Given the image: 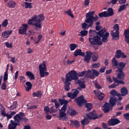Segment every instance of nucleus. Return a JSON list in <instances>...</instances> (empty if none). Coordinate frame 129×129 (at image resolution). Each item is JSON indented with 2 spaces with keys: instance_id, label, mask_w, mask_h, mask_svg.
I'll list each match as a JSON object with an SVG mask.
<instances>
[{
  "instance_id": "1",
  "label": "nucleus",
  "mask_w": 129,
  "mask_h": 129,
  "mask_svg": "<svg viewBox=\"0 0 129 129\" xmlns=\"http://www.w3.org/2000/svg\"><path fill=\"white\" fill-rule=\"evenodd\" d=\"M106 32V30L105 28H103L98 32L90 29L89 30V33L90 35L96 33L99 36L96 35L95 36H93V37L89 38V41L90 42V44L93 45H98L99 46H101L103 44V42L106 43L108 41L109 33Z\"/></svg>"
},
{
  "instance_id": "2",
  "label": "nucleus",
  "mask_w": 129,
  "mask_h": 129,
  "mask_svg": "<svg viewBox=\"0 0 129 129\" xmlns=\"http://www.w3.org/2000/svg\"><path fill=\"white\" fill-rule=\"evenodd\" d=\"M94 11H90L86 14V19L85 22L82 23V28H83V31H81L80 32V34H78L79 36H81L83 37L88 34V31L86 30H88L89 28L92 27L94 22H97L99 18L97 15H95Z\"/></svg>"
},
{
  "instance_id": "3",
  "label": "nucleus",
  "mask_w": 129,
  "mask_h": 129,
  "mask_svg": "<svg viewBox=\"0 0 129 129\" xmlns=\"http://www.w3.org/2000/svg\"><path fill=\"white\" fill-rule=\"evenodd\" d=\"M65 77L66 80L63 88L65 91H69L70 90V86L71 85V83H70V82H72L73 80H78V78L76 76V74L73 72L66 74Z\"/></svg>"
},
{
  "instance_id": "4",
  "label": "nucleus",
  "mask_w": 129,
  "mask_h": 129,
  "mask_svg": "<svg viewBox=\"0 0 129 129\" xmlns=\"http://www.w3.org/2000/svg\"><path fill=\"white\" fill-rule=\"evenodd\" d=\"M39 75L41 78H44L49 75V73L47 71V66H46L45 61L42 62L39 66Z\"/></svg>"
},
{
  "instance_id": "5",
  "label": "nucleus",
  "mask_w": 129,
  "mask_h": 129,
  "mask_svg": "<svg viewBox=\"0 0 129 129\" xmlns=\"http://www.w3.org/2000/svg\"><path fill=\"white\" fill-rule=\"evenodd\" d=\"M25 115L24 112H20L19 114H16L14 118L16 122H19L20 124V122H28L29 119L25 117Z\"/></svg>"
},
{
  "instance_id": "6",
  "label": "nucleus",
  "mask_w": 129,
  "mask_h": 129,
  "mask_svg": "<svg viewBox=\"0 0 129 129\" xmlns=\"http://www.w3.org/2000/svg\"><path fill=\"white\" fill-rule=\"evenodd\" d=\"M72 91V92L68 93V97L72 99H74L76 97H77L80 91L78 89H73Z\"/></svg>"
},
{
  "instance_id": "7",
  "label": "nucleus",
  "mask_w": 129,
  "mask_h": 129,
  "mask_svg": "<svg viewBox=\"0 0 129 129\" xmlns=\"http://www.w3.org/2000/svg\"><path fill=\"white\" fill-rule=\"evenodd\" d=\"M29 26L28 24H23L22 26L20 27L19 29V33L20 35H25L26 34L27 30H28Z\"/></svg>"
},
{
  "instance_id": "8",
  "label": "nucleus",
  "mask_w": 129,
  "mask_h": 129,
  "mask_svg": "<svg viewBox=\"0 0 129 129\" xmlns=\"http://www.w3.org/2000/svg\"><path fill=\"white\" fill-rule=\"evenodd\" d=\"M75 102H76L78 105H79L80 107L84 103H87V101L84 99V96L83 95H81L77 99H76L75 100Z\"/></svg>"
},
{
  "instance_id": "9",
  "label": "nucleus",
  "mask_w": 129,
  "mask_h": 129,
  "mask_svg": "<svg viewBox=\"0 0 129 129\" xmlns=\"http://www.w3.org/2000/svg\"><path fill=\"white\" fill-rule=\"evenodd\" d=\"M120 123V121L118 118H112L108 121V124L109 126H114Z\"/></svg>"
},
{
  "instance_id": "10",
  "label": "nucleus",
  "mask_w": 129,
  "mask_h": 129,
  "mask_svg": "<svg viewBox=\"0 0 129 129\" xmlns=\"http://www.w3.org/2000/svg\"><path fill=\"white\" fill-rule=\"evenodd\" d=\"M87 117L89 118V119H97L99 117H98L96 112L95 111H93L87 114Z\"/></svg>"
},
{
  "instance_id": "11",
  "label": "nucleus",
  "mask_w": 129,
  "mask_h": 129,
  "mask_svg": "<svg viewBox=\"0 0 129 129\" xmlns=\"http://www.w3.org/2000/svg\"><path fill=\"white\" fill-rule=\"evenodd\" d=\"M86 55H84V60L87 63H90L91 56L93 54V53L90 51H86Z\"/></svg>"
},
{
  "instance_id": "12",
  "label": "nucleus",
  "mask_w": 129,
  "mask_h": 129,
  "mask_svg": "<svg viewBox=\"0 0 129 129\" xmlns=\"http://www.w3.org/2000/svg\"><path fill=\"white\" fill-rule=\"evenodd\" d=\"M117 99L116 97H111L109 100V104L111 105V109L116 105Z\"/></svg>"
},
{
  "instance_id": "13",
  "label": "nucleus",
  "mask_w": 129,
  "mask_h": 129,
  "mask_svg": "<svg viewBox=\"0 0 129 129\" xmlns=\"http://www.w3.org/2000/svg\"><path fill=\"white\" fill-rule=\"evenodd\" d=\"M59 119L62 120L63 121H67L68 120V117L67 116L66 112H63L61 110H59Z\"/></svg>"
},
{
  "instance_id": "14",
  "label": "nucleus",
  "mask_w": 129,
  "mask_h": 129,
  "mask_svg": "<svg viewBox=\"0 0 129 129\" xmlns=\"http://www.w3.org/2000/svg\"><path fill=\"white\" fill-rule=\"evenodd\" d=\"M102 107L103 112L105 113H108L110 110L112 109H111V105H109V103L107 102H105V103L103 105Z\"/></svg>"
},
{
  "instance_id": "15",
  "label": "nucleus",
  "mask_w": 129,
  "mask_h": 129,
  "mask_svg": "<svg viewBox=\"0 0 129 129\" xmlns=\"http://www.w3.org/2000/svg\"><path fill=\"white\" fill-rule=\"evenodd\" d=\"M18 125H20V123L19 122H14L13 120H11V123L8 125V129H16Z\"/></svg>"
},
{
  "instance_id": "16",
  "label": "nucleus",
  "mask_w": 129,
  "mask_h": 129,
  "mask_svg": "<svg viewBox=\"0 0 129 129\" xmlns=\"http://www.w3.org/2000/svg\"><path fill=\"white\" fill-rule=\"evenodd\" d=\"M74 55L75 57H78L79 55L84 57L85 53L84 52H82L81 49H78L75 50Z\"/></svg>"
},
{
  "instance_id": "17",
  "label": "nucleus",
  "mask_w": 129,
  "mask_h": 129,
  "mask_svg": "<svg viewBox=\"0 0 129 129\" xmlns=\"http://www.w3.org/2000/svg\"><path fill=\"white\" fill-rule=\"evenodd\" d=\"M38 17L37 15H34L31 19H29L28 21V24L30 25H32L34 23L38 22Z\"/></svg>"
},
{
  "instance_id": "18",
  "label": "nucleus",
  "mask_w": 129,
  "mask_h": 129,
  "mask_svg": "<svg viewBox=\"0 0 129 129\" xmlns=\"http://www.w3.org/2000/svg\"><path fill=\"white\" fill-rule=\"evenodd\" d=\"M116 72H118L117 75V78L119 80H124L125 74L123 71H116Z\"/></svg>"
},
{
  "instance_id": "19",
  "label": "nucleus",
  "mask_w": 129,
  "mask_h": 129,
  "mask_svg": "<svg viewBox=\"0 0 129 129\" xmlns=\"http://www.w3.org/2000/svg\"><path fill=\"white\" fill-rule=\"evenodd\" d=\"M32 26H34V28L36 30H40L42 29V25H41V22L39 21H37L35 22L34 23H32Z\"/></svg>"
},
{
  "instance_id": "20",
  "label": "nucleus",
  "mask_w": 129,
  "mask_h": 129,
  "mask_svg": "<svg viewBox=\"0 0 129 129\" xmlns=\"http://www.w3.org/2000/svg\"><path fill=\"white\" fill-rule=\"evenodd\" d=\"M71 72L75 73V75L77 77L78 79H79L78 76L80 77H83L86 73V71H83V72H79V73H77V72H76V71H74H74H71V72H69V73H71Z\"/></svg>"
},
{
  "instance_id": "21",
  "label": "nucleus",
  "mask_w": 129,
  "mask_h": 129,
  "mask_svg": "<svg viewBox=\"0 0 129 129\" xmlns=\"http://www.w3.org/2000/svg\"><path fill=\"white\" fill-rule=\"evenodd\" d=\"M118 66L117 67V70H116V71H123L125 66H126V63L121 61V62H119Z\"/></svg>"
},
{
  "instance_id": "22",
  "label": "nucleus",
  "mask_w": 129,
  "mask_h": 129,
  "mask_svg": "<svg viewBox=\"0 0 129 129\" xmlns=\"http://www.w3.org/2000/svg\"><path fill=\"white\" fill-rule=\"evenodd\" d=\"M92 71H93V74H92V75L89 76V78L93 79L95 78V77H98L100 75L99 72H97V70L93 69L92 70Z\"/></svg>"
},
{
  "instance_id": "23",
  "label": "nucleus",
  "mask_w": 129,
  "mask_h": 129,
  "mask_svg": "<svg viewBox=\"0 0 129 129\" xmlns=\"http://www.w3.org/2000/svg\"><path fill=\"white\" fill-rule=\"evenodd\" d=\"M120 96L122 97H124L128 94V90L127 88L125 87L121 88V89H120Z\"/></svg>"
},
{
  "instance_id": "24",
  "label": "nucleus",
  "mask_w": 129,
  "mask_h": 129,
  "mask_svg": "<svg viewBox=\"0 0 129 129\" xmlns=\"http://www.w3.org/2000/svg\"><path fill=\"white\" fill-rule=\"evenodd\" d=\"M13 31L12 30H10L9 31H3L2 34V37H4V38H8L10 35H11Z\"/></svg>"
},
{
  "instance_id": "25",
  "label": "nucleus",
  "mask_w": 129,
  "mask_h": 129,
  "mask_svg": "<svg viewBox=\"0 0 129 129\" xmlns=\"http://www.w3.org/2000/svg\"><path fill=\"white\" fill-rule=\"evenodd\" d=\"M124 37L125 39L124 41L126 42V43L129 42V30L127 29L124 31Z\"/></svg>"
},
{
  "instance_id": "26",
  "label": "nucleus",
  "mask_w": 129,
  "mask_h": 129,
  "mask_svg": "<svg viewBox=\"0 0 129 129\" xmlns=\"http://www.w3.org/2000/svg\"><path fill=\"white\" fill-rule=\"evenodd\" d=\"M114 31H115V30L111 31V35L112 38H117L118 39H119V31H115V32H113Z\"/></svg>"
},
{
  "instance_id": "27",
  "label": "nucleus",
  "mask_w": 129,
  "mask_h": 129,
  "mask_svg": "<svg viewBox=\"0 0 129 129\" xmlns=\"http://www.w3.org/2000/svg\"><path fill=\"white\" fill-rule=\"evenodd\" d=\"M26 75L28 76L30 80H35V77L31 72H27L26 73Z\"/></svg>"
},
{
  "instance_id": "28",
  "label": "nucleus",
  "mask_w": 129,
  "mask_h": 129,
  "mask_svg": "<svg viewBox=\"0 0 129 129\" xmlns=\"http://www.w3.org/2000/svg\"><path fill=\"white\" fill-rule=\"evenodd\" d=\"M8 7L10 8H14L16 7V2L13 1H9L7 3Z\"/></svg>"
},
{
  "instance_id": "29",
  "label": "nucleus",
  "mask_w": 129,
  "mask_h": 129,
  "mask_svg": "<svg viewBox=\"0 0 129 129\" xmlns=\"http://www.w3.org/2000/svg\"><path fill=\"white\" fill-rule=\"evenodd\" d=\"M33 96L34 97H38V98H41V97L42 96V92L40 90H38L36 92H33Z\"/></svg>"
},
{
  "instance_id": "30",
  "label": "nucleus",
  "mask_w": 129,
  "mask_h": 129,
  "mask_svg": "<svg viewBox=\"0 0 129 129\" xmlns=\"http://www.w3.org/2000/svg\"><path fill=\"white\" fill-rule=\"evenodd\" d=\"M109 93L113 96V97H115L116 96L119 97L121 96V94L118 93V92L114 89H113L110 91Z\"/></svg>"
},
{
  "instance_id": "31",
  "label": "nucleus",
  "mask_w": 129,
  "mask_h": 129,
  "mask_svg": "<svg viewBox=\"0 0 129 129\" xmlns=\"http://www.w3.org/2000/svg\"><path fill=\"white\" fill-rule=\"evenodd\" d=\"M96 96L100 101H102L105 97V94L101 92H97Z\"/></svg>"
},
{
  "instance_id": "32",
  "label": "nucleus",
  "mask_w": 129,
  "mask_h": 129,
  "mask_svg": "<svg viewBox=\"0 0 129 129\" xmlns=\"http://www.w3.org/2000/svg\"><path fill=\"white\" fill-rule=\"evenodd\" d=\"M58 102L60 103V105H68V100H65L61 98H59L58 99Z\"/></svg>"
},
{
  "instance_id": "33",
  "label": "nucleus",
  "mask_w": 129,
  "mask_h": 129,
  "mask_svg": "<svg viewBox=\"0 0 129 129\" xmlns=\"http://www.w3.org/2000/svg\"><path fill=\"white\" fill-rule=\"evenodd\" d=\"M81 122L82 125H86L89 124L90 121L87 117H85L83 119L81 120Z\"/></svg>"
},
{
  "instance_id": "34",
  "label": "nucleus",
  "mask_w": 129,
  "mask_h": 129,
  "mask_svg": "<svg viewBox=\"0 0 129 129\" xmlns=\"http://www.w3.org/2000/svg\"><path fill=\"white\" fill-rule=\"evenodd\" d=\"M119 62L116 59L115 57H113L112 59V66L113 67H116L118 66Z\"/></svg>"
},
{
  "instance_id": "35",
  "label": "nucleus",
  "mask_w": 129,
  "mask_h": 129,
  "mask_svg": "<svg viewBox=\"0 0 129 129\" xmlns=\"http://www.w3.org/2000/svg\"><path fill=\"white\" fill-rule=\"evenodd\" d=\"M114 14V13L112 8H108L107 15L108 16V17L112 16Z\"/></svg>"
},
{
  "instance_id": "36",
  "label": "nucleus",
  "mask_w": 129,
  "mask_h": 129,
  "mask_svg": "<svg viewBox=\"0 0 129 129\" xmlns=\"http://www.w3.org/2000/svg\"><path fill=\"white\" fill-rule=\"evenodd\" d=\"M26 85L27 86V87L26 88V91H28V92L30 91L32 89V83L30 82H27L26 83Z\"/></svg>"
},
{
  "instance_id": "37",
  "label": "nucleus",
  "mask_w": 129,
  "mask_h": 129,
  "mask_svg": "<svg viewBox=\"0 0 129 129\" xmlns=\"http://www.w3.org/2000/svg\"><path fill=\"white\" fill-rule=\"evenodd\" d=\"M122 53V52L121 50H117V51H116L114 57L117 58H121Z\"/></svg>"
},
{
  "instance_id": "38",
  "label": "nucleus",
  "mask_w": 129,
  "mask_h": 129,
  "mask_svg": "<svg viewBox=\"0 0 129 129\" xmlns=\"http://www.w3.org/2000/svg\"><path fill=\"white\" fill-rule=\"evenodd\" d=\"M98 16L100 18H108V16L107 14L106 11L102 12L98 14Z\"/></svg>"
},
{
  "instance_id": "39",
  "label": "nucleus",
  "mask_w": 129,
  "mask_h": 129,
  "mask_svg": "<svg viewBox=\"0 0 129 129\" xmlns=\"http://www.w3.org/2000/svg\"><path fill=\"white\" fill-rule=\"evenodd\" d=\"M78 47V45L75 43H71L70 45V48L71 51H74L75 49Z\"/></svg>"
},
{
  "instance_id": "40",
  "label": "nucleus",
  "mask_w": 129,
  "mask_h": 129,
  "mask_svg": "<svg viewBox=\"0 0 129 129\" xmlns=\"http://www.w3.org/2000/svg\"><path fill=\"white\" fill-rule=\"evenodd\" d=\"M51 102L54 103V106L56 109L59 108L60 106V104L57 102L56 99H52Z\"/></svg>"
},
{
  "instance_id": "41",
  "label": "nucleus",
  "mask_w": 129,
  "mask_h": 129,
  "mask_svg": "<svg viewBox=\"0 0 129 129\" xmlns=\"http://www.w3.org/2000/svg\"><path fill=\"white\" fill-rule=\"evenodd\" d=\"M78 84H79V86H80L81 88L85 89L86 87V85L85 84V83H84L81 80L78 81Z\"/></svg>"
},
{
  "instance_id": "42",
  "label": "nucleus",
  "mask_w": 129,
  "mask_h": 129,
  "mask_svg": "<svg viewBox=\"0 0 129 129\" xmlns=\"http://www.w3.org/2000/svg\"><path fill=\"white\" fill-rule=\"evenodd\" d=\"M8 79L5 80V77H4V82L2 83L1 87L2 90H6L7 89L6 81Z\"/></svg>"
},
{
  "instance_id": "43",
  "label": "nucleus",
  "mask_w": 129,
  "mask_h": 129,
  "mask_svg": "<svg viewBox=\"0 0 129 129\" xmlns=\"http://www.w3.org/2000/svg\"><path fill=\"white\" fill-rule=\"evenodd\" d=\"M18 106L17 101H14L12 105L10 106L9 108L11 110H13L15 108H16Z\"/></svg>"
},
{
  "instance_id": "44",
  "label": "nucleus",
  "mask_w": 129,
  "mask_h": 129,
  "mask_svg": "<svg viewBox=\"0 0 129 129\" xmlns=\"http://www.w3.org/2000/svg\"><path fill=\"white\" fill-rule=\"evenodd\" d=\"M37 21L41 22L44 20L45 18L43 14H39L37 17Z\"/></svg>"
},
{
  "instance_id": "45",
  "label": "nucleus",
  "mask_w": 129,
  "mask_h": 129,
  "mask_svg": "<svg viewBox=\"0 0 129 129\" xmlns=\"http://www.w3.org/2000/svg\"><path fill=\"white\" fill-rule=\"evenodd\" d=\"M8 70H9V64H8L7 65L6 71L4 73V77L5 80H8Z\"/></svg>"
},
{
  "instance_id": "46",
  "label": "nucleus",
  "mask_w": 129,
  "mask_h": 129,
  "mask_svg": "<svg viewBox=\"0 0 129 129\" xmlns=\"http://www.w3.org/2000/svg\"><path fill=\"white\" fill-rule=\"evenodd\" d=\"M88 111H90L93 108V105L90 103H87L85 105Z\"/></svg>"
},
{
  "instance_id": "47",
  "label": "nucleus",
  "mask_w": 129,
  "mask_h": 129,
  "mask_svg": "<svg viewBox=\"0 0 129 129\" xmlns=\"http://www.w3.org/2000/svg\"><path fill=\"white\" fill-rule=\"evenodd\" d=\"M71 124L74 125L75 126L79 127L80 126V122L78 120H71Z\"/></svg>"
},
{
  "instance_id": "48",
  "label": "nucleus",
  "mask_w": 129,
  "mask_h": 129,
  "mask_svg": "<svg viewBox=\"0 0 129 129\" xmlns=\"http://www.w3.org/2000/svg\"><path fill=\"white\" fill-rule=\"evenodd\" d=\"M26 106H27V109L29 110L35 109L37 108V106L36 105H29L27 104Z\"/></svg>"
},
{
  "instance_id": "49",
  "label": "nucleus",
  "mask_w": 129,
  "mask_h": 129,
  "mask_svg": "<svg viewBox=\"0 0 129 129\" xmlns=\"http://www.w3.org/2000/svg\"><path fill=\"white\" fill-rule=\"evenodd\" d=\"M66 13L67 14H68L71 18H74V16L72 14L71 9H69L68 11H66Z\"/></svg>"
},
{
  "instance_id": "50",
  "label": "nucleus",
  "mask_w": 129,
  "mask_h": 129,
  "mask_svg": "<svg viewBox=\"0 0 129 129\" xmlns=\"http://www.w3.org/2000/svg\"><path fill=\"white\" fill-rule=\"evenodd\" d=\"M98 58V54H93V56H92V60L93 62H96Z\"/></svg>"
},
{
  "instance_id": "51",
  "label": "nucleus",
  "mask_w": 129,
  "mask_h": 129,
  "mask_svg": "<svg viewBox=\"0 0 129 129\" xmlns=\"http://www.w3.org/2000/svg\"><path fill=\"white\" fill-rule=\"evenodd\" d=\"M8 20L7 19L4 20L3 22L2 23V26L3 27H6L8 25Z\"/></svg>"
},
{
  "instance_id": "52",
  "label": "nucleus",
  "mask_w": 129,
  "mask_h": 129,
  "mask_svg": "<svg viewBox=\"0 0 129 129\" xmlns=\"http://www.w3.org/2000/svg\"><path fill=\"white\" fill-rule=\"evenodd\" d=\"M25 8L31 9L32 8V3H25Z\"/></svg>"
},
{
  "instance_id": "53",
  "label": "nucleus",
  "mask_w": 129,
  "mask_h": 129,
  "mask_svg": "<svg viewBox=\"0 0 129 129\" xmlns=\"http://www.w3.org/2000/svg\"><path fill=\"white\" fill-rule=\"evenodd\" d=\"M92 67H93L94 69H98L100 68V64L99 62H98L97 63H93V64H92Z\"/></svg>"
},
{
  "instance_id": "54",
  "label": "nucleus",
  "mask_w": 129,
  "mask_h": 129,
  "mask_svg": "<svg viewBox=\"0 0 129 129\" xmlns=\"http://www.w3.org/2000/svg\"><path fill=\"white\" fill-rule=\"evenodd\" d=\"M70 114L71 116H74L75 115L78 114V112L75 110H72L70 111Z\"/></svg>"
},
{
  "instance_id": "55",
  "label": "nucleus",
  "mask_w": 129,
  "mask_h": 129,
  "mask_svg": "<svg viewBox=\"0 0 129 129\" xmlns=\"http://www.w3.org/2000/svg\"><path fill=\"white\" fill-rule=\"evenodd\" d=\"M125 9H126V7L125 5H121L119 7V8L118 9V12L120 13L121 11L124 10Z\"/></svg>"
},
{
  "instance_id": "56",
  "label": "nucleus",
  "mask_w": 129,
  "mask_h": 129,
  "mask_svg": "<svg viewBox=\"0 0 129 129\" xmlns=\"http://www.w3.org/2000/svg\"><path fill=\"white\" fill-rule=\"evenodd\" d=\"M44 110L45 111L46 114H48V112L50 111L48 106H45L44 107Z\"/></svg>"
},
{
  "instance_id": "57",
  "label": "nucleus",
  "mask_w": 129,
  "mask_h": 129,
  "mask_svg": "<svg viewBox=\"0 0 129 129\" xmlns=\"http://www.w3.org/2000/svg\"><path fill=\"white\" fill-rule=\"evenodd\" d=\"M67 109V105H63L60 111L66 112Z\"/></svg>"
},
{
  "instance_id": "58",
  "label": "nucleus",
  "mask_w": 129,
  "mask_h": 129,
  "mask_svg": "<svg viewBox=\"0 0 129 129\" xmlns=\"http://www.w3.org/2000/svg\"><path fill=\"white\" fill-rule=\"evenodd\" d=\"M19 79L21 81V82L22 83H25L26 82V79L25 77L23 76H20L19 77Z\"/></svg>"
},
{
  "instance_id": "59",
  "label": "nucleus",
  "mask_w": 129,
  "mask_h": 129,
  "mask_svg": "<svg viewBox=\"0 0 129 129\" xmlns=\"http://www.w3.org/2000/svg\"><path fill=\"white\" fill-rule=\"evenodd\" d=\"M113 29L115 30V31L119 32V29L118 25L117 24L114 25V26H113Z\"/></svg>"
},
{
  "instance_id": "60",
  "label": "nucleus",
  "mask_w": 129,
  "mask_h": 129,
  "mask_svg": "<svg viewBox=\"0 0 129 129\" xmlns=\"http://www.w3.org/2000/svg\"><path fill=\"white\" fill-rule=\"evenodd\" d=\"M123 117L125 119L128 120H129V113H126L123 114Z\"/></svg>"
},
{
  "instance_id": "61",
  "label": "nucleus",
  "mask_w": 129,
  "mask_h": 129,
  "mask_svg": "<svg viewBox=\"0 0 129 129\" xmlns=\"http://www.w3.org/2000/svg\"><path fill=\"white\" fill-rule=\"evenodd\" d=\"M54 106H51L49 110L50 113H54L56 112V110L54 109Z\"/></svg>"
},
{
  "instance_id": "62",
  "label": "nucleus",
  "mask_w": 129,
  "mask_h": 129,
  "mask_svg": "<svg viewBox=\"0 0 129 129\" xmlns=\"http://www.w3.org/2000/svg\"><path fill=\"white\" fill-rule=\"evenodd\" d=\"M106 80L107 82H109L110 83H112V81L111 80V78L110 76H107L106 77Z\"/></svg>"
},
{
  "instance_id": "63",
  "label": "nucleus",
  "mask_w": 129,
  "mask_h": 129,
  "mask_svg": "<svg viewBox=\"0 0 129 129\" xmlns=\"http://www.w3.org/2000/svg\"><path fill=\"white\" fill-rule=\"evenodd\" d=\"M105 70H106V67H103L102 68L100 69L99 72L101 73H103L105 72Z\"/></svg>"
},
{
  "instance_id": "64",
  "label": "nucleus",
  "mask_w": 129,
  "mask_h": 129,
  "mask_svg": "<svg viewBox=\"0 0 129 129\" xmlns=\"http://www.w3.org/2000/svg\"><path fill=\"white\" fill-rule=\"evenodd\" d=\"M90 75H92L91 70L88 71L87 74H86V76L88 78H89Z\"/></svg>"
}]
</instances>
